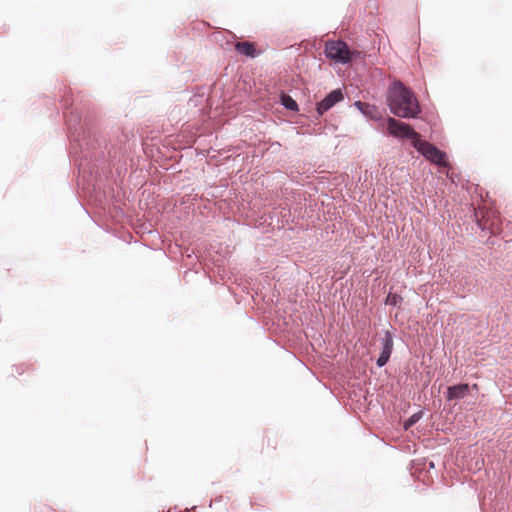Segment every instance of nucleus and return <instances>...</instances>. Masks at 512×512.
<instances>
[{
    "label": "nucleus",
    "instance_id": "obj_12",
    "mask_svg": "<svg viewBox=\"0 0 512 512\" xmlns=\"http://www.w3.org/2000/svg\"><path fill=\"white\" fill-rule=\"evenodd\" d=\"M402 301V297L395 293H389L386 298V304L396 306Z\"/></svg>",
    "mask_w": 512,
    "mask_h": 512
},
{
    "label": "nucleus",
    "instance_id": "obj_11",
    "mask_svg": "<svg viewBox=\"0 0 512 512\" xmlns=\"http://www.w3.org/2000/svg\"><path fill=\"white\" fill-rule=\"evenodd\" d=\"M281 102L289 110L296 111L298 109L296 101L289 95L283 94L281 97Z\"/></svg>",
    "mask_w": 512,
    "mask_h": 512
},
{
    "label": "nucleus",
    "instance_id": "obj_13",
    "mask_svg": "<svg viewBox=\"0 0 512 512\" xmlns=\"http://www.w3.org/2000/svg\"><path fill=\"white\" fill-rule=\"evenodd\" d=\"M421 418V412L413 414L404 422V428L408 430L412 427L416 422H418Z\"/></svg>",
    "mask_w": 512,
    "mask_h": 512
},
{
    "label": "nucleus",
    "instance_id": "obj_7",
    "mask_svg": "<svg viewBox=\"0 0 512 512\" xmlns=\"http://www.w3.org/2000/svg\"><path fill=\"white\" fill-rule=\"evenodd\" d=\"M392 350H393V336L389 331H386L385 335L382 339V351H381L379 358L377 359V365L379 367L384 366L388 362V360L391 356Z\"/></svg>",
    "mask_w": 512,
    "mask_h": 512
},
{
    "label": "nucleus",
    "instance_id": "obj_2",
    "mask_svg": "<svg viewBox=\"0 0 512 512\" xmlns=\"http://www.w3.org/2000/svg\"><path fill=\"white\" fill-rule=\"evenodd\" d=\"M325 54L327 58L343 64L350 62L353 56L349 46L341 40L327 41L325 43Z\"/></svg>",
    "mask_w": 512,
    "mask_h": 512
},
{
    "label": "nucleus",
    "instance_id": "obj_6",
    "mask_svg": "<svg viewBox=\"0 0 512 512\" xmlns=\"http://www.w3.org/2000/svg\"><path fill=\"white\" fill-rule=\"evenodd\" d=\"M343 100V94L340 89L330 92L322 101L317 104V112L319 115L324 114L336 103Z\"/></svg>",
    "mask_w": 512,
    "mask_h": 512
},
{
    "label": "nucleus",
    "instance_id": "obj_4",
    "mask_svg": "<svg viewBox=\"0 0 512 512\" xmlns=\"http://www.w3.org/2000/svg\"><path fill=\"white\" fill-rule=\"evenodd\" d=\"M414 148L430 162L443 167L448 165L446 154L433 144L420 138L414 143Z\"/></svg>",
    "mask_w": 512,
    "mask_h": 512
},
{
    "label": "nucleus",
    "instance_id": "obj_9",
    "mask_svg": "<svg viewBox=\"0 0 512 512\" xmlns=\"http://www.w3.org/2000/svg\"><path fill=\"white\" fill-rule=\"evenodd\" d=\"M235 50L240 53V54H243L245 56H248V57H256L257 56V52H256V49H255V45L251 42H248V41H243V42H237L235 44Z\"/></svg>",
    "mask_w": 512,
    "mask_h": 512
},
{
    "label": "nucleus",
    "instance_id": "obj_10",
    "mask_svg": "<svg viewBox=\"0 0 512 512\" xmlns=\"http://www.w3.org/2000/svg\"><path fill=\"white\" fill-rule=\"evenodd\" d=\"M29 366L25 363H18L11 367L10 369V375L13 378H17L18 376H21L28 372Z\"/></svg>",
    "mask_w": 512,
    "mask_h": 512
},
{
    "label": "nucleus",
    "instance_id": "obj_14",
    "mask_svg": "<svg viewBox=\"0 0 512 512\" xmlns=\"http://www.w3.org/2000/svg\"><path fill=\"white\" fill-rule=\"evenodd\" d=\"M357 107L361 110V112L365 115H370L371 111L374 110L373 106H370L369 104L362 103L360 101L355 103Z\"/></svg>",
    "mask_w": 512,
    "mask_h": 512
},
{
    "label": "nucleus",
    "instance_id": "obj_5",
    "mask_svg": "<svg viewBox=\"0 0 512 512\" xmlns=\"http://www.w3.org/2000/svg\"><path fill=\"white\" fill-rule=\"evenodd\" d=\"M480 219H478L479 227L482 230H489L492 234L499 233L501 230L500 214L491 208L479 209Z\"/></svg>",
    "mask_w": 512,
    "mask_h": 512
},
{
    "label": "nucleus",
    "instance_id": "obj_1",
    "mask_svg": "<svg viewBox=\"0 0 512 512\" xmlns=\"http://www.w3.org/2000/svg\"><path fill=\"white\" fill-rule=\"evenodd\" d=\"M387 101L390 111L401 118H415L421 112L416 96L401 82L390 87Z\"/></svg>",
    "mask_w": 512,
    "mask_h": 512
},
{
    "label": "nucleus",
    "instance_id": "obj_8",
    "mask_svg": "<svg viewBox=\"0 0 512 512\" xmlns=\"http://www.w3.org/2000/svg\"><path fill=\"white\" fill-rule=\"evenodd\" d=\"M468 392H469L468 384H458V385L450 386L447 389V399L448 400L462 399L467 395Z\"/></svg>",
    "mask_w": 512,
    "mask_h": 512
},
{
    "label": "nucleus",
    "instance_id": "obj_3",
    "mask_svg": "<svg viewBox=\"0 0 512 512\" xmlns=\"http://www.w3.org/2000/svg\"><path fill=\"white\" fill-rule=\"evenodd\" d=\"M387 131L390 135L396 138H406L411 140L412 145L418 141L421 136L409 124L389 117L387 119Z\"/></svg>",
    "mask_w": 512,
    "mask_h": 512
}]
</instances>
